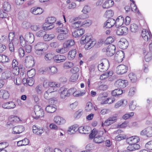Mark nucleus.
Listing matches in <instances>:
<instances>
[{
    "label": "nucleus",
    "mask_w": 152,
    "mask_h": 152,
    "mask_svg": "<svg viewBox=\"0 0 152 152\" xmlns=\"http://www.w3.org/2000/svg\"><path fill=\"white\" fill-rule=\"evenodd\" d=\"M107 131L104 128H101L98 130L95 128L94 129L90 134V137L91 138L94 137V141L96 143H100L104 142L105 137L103 135L104 133H106Z\"/></svg>",
    "instance_id": "1"
},
{
    "label": "nucleus",
    "mask_w": 152,
    "mask_h": 152,
    "mask_svg": "<svg viewBox=\"0 0 152 152\" xmlns=\"http://www.w3.org/2000/svg\"><path fill=\"white\" fill-rule=\"evenodd\" d=\"M58 27L56 29L57 31L58 32H61L58 36V38H65L68 37V30L65 26L62 27L63 24L59 21L56 23Z\"/></svg>",
    "instance_id": "2"
},
{
    "label": "nucleus",
    "mask_w": 152,
    "mask_h": 152,
    "mask_svg": "<svg viewBox=\"0 0 152 152\" xmlns=\"http://www.w3.org/2000/svg\"><path fill=\"white\" fill-rule=\"evenodd\" d=\"M39 72L40 74L47 72L50 75H53L56 74L58 72V70L56 66H51L42 67L40 69Z\"/></svg>",
    "instance_id": "3"
},
{
    "label": "nucleus",
    "mask_w": 152,
    "mask_h": 152,
    "mask_svg": "<svg viewBox=\"0 0 152 152\" xmlns=\"http://www.w3.org/2000/svg\"><path fill=\"white\" fill-rule=\"evenodd\" d=\"M35 114L33 115V117L35 119L43 117L44 115V112L41 107L38 105H36L34 109Z\"/></svg>",
    "instance_id": "4"
},
{
    "label": "nucleus",
    "mask_w": 152,
    "mask_h": 152,
    "mask_svg": "<svg viewBox=\"0 0 152 152\" xmlns=\"http://www.w3.org/2000/svg\"><path fill=\"white\" fill-rule=\"evenodd\" d=\"M80 43L81 45L85 44L84 48L86 49L89 50L94 46L96 42L93 41L91 39H84L80 40Z\"/></svg>",
    "instance_id": "5"
},
{
    "label": "nucleus",
    "mask_w": 152,
    "mask_h": 152,
    "mask_svg": "<svg viewBox=\"0 0 152 152\" xmlns=\"http://www.w3.org/2000/svg\"><path fill=\"white\" fill-rule=\"evenodd\" d=\"M109 66L108 60L106 59H103L102 60L101 63L98 65V69L101 72H104L107 70Z\"/></svg>",
    "instance_id": "6"
},
{
    "label": "nucleus",
    "mask_w": 152,
    "mask_h": 152,
    "mask_svg": "<svg viewBox=\"0 0 152 152\" xmlns=\"http://www.w3.org/2000/svg\"><path fill=\"white\" fill-rule=\"evenodd\" d=\"M117 115H115L109 117L105 121L104 123H102V126H107L113 124L117 120Z\"/></svg>",
    "instance_id": "7"
},
{
    "label": "nucleus",
    "mask_w": 152,
    "mask_h": 152,
    "mask_svg": "<svg viewBox=\"0 0 152 152\" xmlns=\"http://www.w3.org/2000/svg\"><path fill=\"white\" fill-rule=\"evenodd\" d=\"M61 89H62V88H61ZM72 90L73 89L71 88L69 89H68L66 88H63L60 93L61 99H64L67 97H69L73 92L72 91Z\"/></svg>",
    "instance_id": "8"
},
{
    "label": "nucleus",
    "mask_w": 152,
    "mask_h": 152,
    "mask_svg": "<svg viewBox=\"0 0 152 152\" xmlns=\"http://www.w3.org/2000/svg\"><path fill=\"white\" fill-rule=\"evenodd\" d=\"M106 97L105 96H102L98 98L99 100L101 101L100 104H111L113 103L115 100L114 98L110 97L107 98L106 99H105L104 98Z\"/></svg>",
    "instance_id": "9"
},
{
    "label": "nucleus",
    "mask_w": 152,
    "mask_h": 152,
    "mask_svg": "<svg viewBox=\"0 0 152 152\" xmlns=\"http://www.w3.org/2000/svg\"><path fill=\"white\" fill-rule=\"evenodd\" d=\"M25 64L26 67H32L34 66V62L33 57L29 55L26 57L25 59Z\"/></svg>",
    "instance_id": "10"
},
{
    "label": "nucleus",
    "mask_w": 152,
    "mask_h": 152,
    "mask_svg": "<svg viewBox=\"0 0 152 152\" xmlns=\"http://www.w3.org/2000/svg\"><path fill=\"white\" fill-rule=\"evenodd\" d=\"M43 86L47 88L48 87H50L51 90H53V88H59L61 86L60 83L56 82H47L44 81L43 83Z\"/></svg>",
    "instance_id": "11"
},
{
    "label": "nucleus",
    "mask_w": 152,
    "mask_h": 152,
    "mask_svg": "<svg viewBox=\"0 0 152 152\" xmlns=\"http://www.w3.org/2000/svg\"><path fill=\"white\" fill-rule=\"evenodd\" d=\"M127 70V66L124 64H121L117 67L116 72L117 74L121 75L126 73Z\"/></svg>",
    "instance_id": "12"
},
{
    "label": "nucleus",
    "mask_w": 152,
    "mask_h": 152,
    "mask_svg": "<svg viewBox=\"0 0 152 152\" xmlns=\"http://www.w3.org/2000/svg\"><path fill=\"white\" fill-rule=\"evenodd\" d=\"M128 84V82L127 80H123L119 79L115 83V85L118 88H124L126 87Z\"/></svg>",
    "instance_id": "13"
},
{
    "label": "nucleus",
    "mask_w": 152,
    "mask_h": 152,
    "mask_svg": "<svg viewBox=\"0 0 152 152\" xmlns=\"http://www.w3.org/2000/svg\"><path fill=\"white\" fill-rule=\"evenodd\" d=\"M124 57V53L123 51H118L116 53L114 58L116 62L120 63L123 61Z\"/></svg>",
    "instance_id": "14"
},
{
    "label": "nucleus",
    "mask_w": 152,
    "mask_h": 152,
    "mask_svg": "<svg viewBox=\"0 0 152 152\" xmlns=\"http://www.w3.org/2000/svg\"><path fill=\"white\" fill-rule=\"evenodd\" d=\"M129 45L128 42L126 39H121L118 43V47L122 49H126Z\"/></svg>",
    "instance_id": "15"
},
{
    "label": "nucleus",
    "mask_w": 152,
    "mask_h": 152,
    "mask_svg": "<svg viewBox=\"0 0 152 152\" xmlns=\"http://www.w3.org/2000/svg\"><path fill=\"white\" fill-rule=\"evenodd\" d=\"M20 120V118L17 116L11 115L8 118V122L7 124L8 125L13 124L17 123Z\"/></svg>",
    "instance_id": "16"
},
{
    "label": "nucleus",
    "mask_w": 152,
    "mask_h": 152,
    "mask_svg": "<svg viewBox=\"0 0 152 152\" xmlns=\"http://www.w3.org/2000/svg\"><path fill=\"white\" fill-rule=\"evenodd\" d=\"M140 134L142 135H146L148 137H151L152 136V127H147L142 131Z\"/></svg>",
    "instance_id": "17"
},
{
    "label": "nucleus",
    "mask_w": 152,
    "mask_h": 152,
    "mask_svg": "<svg viewBox=\"0 0 152 152\" xmlns=\"http://www.w3.org/2000/svg\"><path fill=\"white\" fill-rule=\"evenodd\" d=\"M18 61L15 59H13L12 61V72L15 75H18L19 73V68L18 66Z\"/></svg>",
    "instance_id": "18"
},
{
    "label": "nucleus",
    "mask_w": 152,
    "mask_h": 152,
    "mask_svg": "<svg viewBox=\"0 0 152 152\" xmlns=\"http://www.w3.org/2000/svg\"><path fill=\"white\" fill-rule=\"evenodd\" d=\"M118 28L116 33L118 35H125L128 33V28L125 26H120Z\"/></svg>",
    "instance_id": "19"
},
{
    "label": "nucleus",
    "mask_w": 152,
    "mask_h": 152,
    "mask_svg": "<svg viewBox=\"0 0 152 152\" xmlns=\"http://www.w3.org/2000/svg\"><path fill=\"white\" fill-rule=\"evenodd\" d=\"M115 47L113 45H109L106 50V53L108 56H112L115 52Z\"/></svg>",
    "instance_id": "20"
},
{
    "label": "nucleus",
    "mask_w": 152,
    "mask_h": 152,
    "mask_svg": "<svg viewBox=\"0 0 152 152\" xmlns=\"http://www.w3.org/2000/svg\"><path fill=\"white\" fill-rule=\"evenodd\" d=\"M140 140L139 137L137 136H133L127 138L126 142L129 144H137Z\"/></svg>",
    "instance_id": "21"
},
{
    "label": "nucleus",
    "mask_w": 152,
    "mask_h": 152,
    "mask_svg": "<svg viewBox=\"0 0 152 152\" xmlns=\"http://www.w3.org/2000/svg\"><path fill=\"white\" fill-rule=\"evenodd\" d=\"M53 121L55 123L59 125L64 124L66 122V121L64 118L58 116L55 117Z\"/></svg>",
    "instance_id": "22"
},
{
    "label": "nucleus",
    "mask_w": 152,
    "mask_h": 152,
    "mask_svg": "<svg viewBox=\"0 0 152 152\" xmlns=\"http://www.w3.org/2000/svg\"><path fill=\"white\" fill-rule=\"evenodd\" d=\"M48 45L42 42H39L37 43L34 46L35 49L42 50H46L48 48Z\"/></svg>",
    "instance_id": "23"
},
{
    "label": "nucleus",
    "mask_w": 152,
    "mask_h": 152,
    "mask_svg": "<svg viewBox=\"0 0 152 152\" xmlns=\"http://www.w3.org/2000/svg\"><path fill=\"white\" fill-rule=\"evenodd\" d=\"M33 133L36 135L40 136L44 132V131L42 128L38 127L35 125L32 127Z\"/></svg>",
    "instance_id": "24"
},
{
    "label": "nucleus",
    "mask_w": 152,
    "mask_h": 152,
    "mask_svg": "<svg viewBox=\"0 0 152 152\" xmlns=\"http://www.w3.org/2000/svg\"><path fill=\"white\" fill-rule=\"evenodd\" d=\"M79 127L77 124H74L70 126L68 129L67 132L70 134H75L77 131L79 130Z\"/></svg>",
    "instance_id": "25"
},
{
    "label": "nucleus",
    "mask_w": 152,
    "mask_h": 152,
    "mask_svg": "<svg viewBox=\"0 0 152 152\" xmlns=\"http://www.w3.org/2000/svg\"><path fill=\"white\" fill-rule=\"evenodd\" d=\"M114 4L113 0H106L103 3L102 7L103 9H107L113 7Z\"/></svg>",
    "instance_id": "26"
},
{
    "label": "nucleus",
    "mask_w": 152,
    "mask_h": 152,
    "mask_svg": "<svg viewBox=\"0 0 152 152\" xmlns=\"http://www.w3.org/2000/svg\"><path fill=\"white\" fill-rule=\"evenodd\" d=\"M2 107L4 109H13L15 107V105L13 102H9L3 104Z\"/></svg>",
    "instance_id": "27"
},
{
    "label": "nucleus",
    "mask_w": 152,
    "mask_h": 152,
    "mask_svg": "<svg viewBox=\"0 0 152 152\" xmlns=\"http://www.w3.org/2000/svg\"><path fill=\"white\" fill-rule=\"evenodd\" d=\"M90 130V128L89 126H82L79 127L78 131L81 134H88L89 133Z\"/></svg>",
    "instance_id": "28"
},
{
    "label": "nucleus",
    "mask_w": 152,
    "mask_h": 152,
    "mask_svg": "<svg viewBox=\"0 0 152 152\" xmlns=\"http://www.w3.org/2000/svg\"><path fill=\"white\" fill-rule=\"evenodd\" d=\"M84 32V30L83 28L78 29L72 33V35L75 38L80 37Z\"/></svg>",
    "instance_id": "29"
},
{
    "label": "nucleus",
    "mask_w": 152,
    "mask_h": 152,
    "mask_svg": "<svg viewBox=\"0 0 152 152\" xmlns=\"http://www.w3.org/2000/svg\"><path fill=\"white\" fill-rule=\"evenodd\" d=\"M24 130V127L21 125L15 126L13 129V132L15 134H19L23 131Z\"/></svg>",
    "instance_id": "30"
},
{
    "label": "nucleus",
    "mask_w": 152,
    "mask_h": 152,
    "mask_svg": "<svg viewBox=\"0 0 152 152\" xmlns=\"http://www.w3.org/2000/svg\"><path fill=\"white\" fill-rule=\"evenodd\" d=\"M115 23V20L113 18L108 19L104 24V27L106 28H110L113 26Z\"/></svg>",
    "instance_id": "31"
},
{
    "label": "nucleus",
    "mask_w": 152,
    "mask_h": 152,
    "mask_svg": "<svg viewBox=\"0 0 152 152\" xmlns=\"http://www.w3.org/2000/svg\"><path fill=\"white\" fill-rule=\"evenodd\" d=\"M115 26L117 28L121 26L124 23V18L121 16H118L115 20Z\"/></svg>",
    "instance_id": "32"
},
{
    "label": "nucleus",
    "mask_w": 152,
    "mask_h": 152,
    "mask_svg": "<svg viewBox=\"0 0 152 152\" xmlns=\"http://www.w3.org/2000/svg\"><path fill=\"white\" fill-rule=\"evenodd\" d=\"M141 36L142 38H152L151 33L149 30L143 29L141 33Z\"/></svg>",
    "instance_id": "33"
},
{
    "label": "nucleus",
    "mask_w": 152,
    "mask_h": 152,
    "mask_svg": "<svg viewBox=\"0 0 152 152\" xmlns=\"http://www.w3.org/2000/svg\"><path fill=\"white\" fill-rule=\"evenodd\" d=\"M31 12L35 15H40L43 12L42 10L40 7H34L31 10Z\"/></svg>",
    "instance_id": "34"
},
{
    "label": "nucleus",
    "mask_w": 152,
    "mask_h": 152,
    "mask_svg": "<svg viewBox=\"0 0 152 152\" xmlns=\"http://www.w3.org/2000/svg\"><path fill=\"white\" fill-rule=\"evenodd\" d=\"M114 41V39H101L99 43L101 44L108 45L113 43Z\"/></svg>",
    "instance_id": "35"
},
{
    "label": "nucleus",
    "mask_w": 152,
    "mask_h": 152,
    "mask_svg": "<svg viewBox=\"0 0 152 152\" xmlns=\"http://www.w3.org/2000/svg\"><path fill=\"white\" fill-rule=\"evenodd\" d=\"M22 81L24 83H26L30 86H32L34 83V80L32 77H28L27 79L24 78Z\"/></svg>",
    "instance_id": "36"
},
{
    "label": "nucleus",
    "mask_w": 152,
    "mask_h": 152,
    "mask_svg": "<svg viewBox=\"0 0 152 152\" xmlns=\"http://www.w3.org/2000/svg\"><path fill=\"white\" fill-rule=\"evenodd\" d=\"M46 32L45 31H40L36 34V35L38 37H43V38H53V37H50L51 35L49 34H45Z\"/></svg>",
    "instance_id": "37"
},
{
    "label": "nucleus",
    "mask_w": 152,
    "mask_h": 152,
    "mask_svg": "<svg viewBox=\"0 0 152 152\" xmlns=\"http://www.w3.org/2000/svg\"><path fill=\"white\" fill-rule=\"evenodd\" d=\"M29 140L26 138L17 142V145L18 147L26 146L28 144Z\"/></svg>",
    "instance_id": "38"
},
{
    "label": "nucleus",
    "mask_w": 152,
    "mask_h": 152,
    "mask_svg": "<svg viewBox=\"0 0 152 152\" xmlns=\"http://www.w3.org/2000/svg\"><path fill=\"white\" fill-rule=\"evenodd\" d=\"M75 44V42L72 39H69L64 43L63 47H66V48H69Z\"/></svg>",
    "instance_id": "39"
},
{
    "label": "nucleus",
    "mask_w": 152,
    "mask_h": 152,
    "mask_svg": "<svg viewBox=\"0 0 152 152\" xmlns=\"http://www.w3.org/2000/svg\"><path fill=\"white\" fill-rule=\"evenodd\" d=\"M66 57L62 55H58L55 56L54 57V60L57 61L58 62L64 61L66 60Z\"/></svg>",
    "instance_id": "40"
},
{
    "label": "nucleus",
    "mask_w": 152,
    "mask_h": 152,
    "mask_svg": "<svg viewBox=\"0 0 152 152\" xmlns=\"http://www.w3.org/2000/svg\"><path fill=\"white\" fill-rule=\"evenodd\" d=\"M129 145L127 149L131 151L138 150L140 148V146L138 144H129Z\"/></svg>",
    "instance_id": "41"
},
{
    "label": "nucleus",
    "mask_w": 152,
    "mask_h": 152,
    "mask_svg": "<svg viewBox=\"0 0 152 152\" xmlns=\"http://www.w3.org/2000/svg\"><path fill=\"white\" fill-rule=\"evenodd\" d=\"M8 145L9 144L7 142L0 143V152H7V151L6 148Z\"/></svg>",
    "instance_id": "42"
},
{
    "label": "nucleus",
    "mask_w": 152,
    "mask_h": 152,
    "mask_svg": "<svg viewBox=\"0 0 152 152\" xmlns=\"http://www.w3.org/2000/svg\"><path fill=\"white\" fill-rule=\"evenodd\" d=\"M88 70L90 77L94 76L96 74L95 66L94 65H91L88 68Z\"/></svg>",
    "instance_id": "43"
},
{
    "label": "nucleus",
    "mask_w": 152,
    "mask_h": 152,
    "mask_svg": "<svg viewBox=\"0 0 152 152\" xmlns=\"http://www.w3.org/2000/svg\"><path fill=\"white\" fill-rule=\"evenodd\" d=\"M76 54V51L75 49L72 50H70L68 55V58L70 60H72L74 58Z\"/></svg>",
    "instance_id": "44"
},
{
    "label": "nucleus",
    "mask_w": 152,
    "mask_h": 152,
    "mask_svg": "<svg viewBox=\"0 0 152 152\" xmlns=\"http://www.w3.org/2000/svg\"><path fill=\"white\" fill-rule=\"evenodd\" d=\"M56 108L53 105H49L47 106L45 108L46 111L49 113H52L55 112Z\"/></svg>",
    "instance_id": "45"
},
{
    "label": "nucleus",
    "mask_w": 152,
    "mask_h": 152,
    "mask_svg": "<svg viewBox=\"0 0 152 152\" xmlns=\"http://www.w3.org/2000/svg\"><path fill=\"white\" fill-rule=\"evenodd\" d=\"M56 89L53 88V90H51V88H49L48 90L44 93V96L45 98L46 99H49L50 98V95H49L51 93L56 91Z\"/></svg>",
    "instance_id": "46"
},
{
    "label": "nucleus",
    "mask_w": 152,
    "mask_h": 152,
    "mask_svg": "<svg viewBox=\"0 0 152 152\" xmlns=\"http://www.w3.org/2000/svg\"><path fill=\"white\" fill-rule=\"evenodd\" d=\"M15 42H16V43H18V39H12L9 44V49L12 52H14L15 50L14 45H13V43Z\"/></svg>",
    "instance_id": "47"
},
{
    "label": "nucleus",
    "mask_w": 152,
    "mask_h": 152,
    "mask_svg": "<svg viewBox=\"0 0 152 152\" xmlns=\"http://www.w3.org/2000/svg\"><path fill=\"white\" fill-rule=\"evenodd\" d=\"M54 26L52 24L48 23L47 21L46 22L42 25V28L44 30H48L51 29L53 28Z\"/></svg>",
    "instance_id": "48"
},
{
    "label": "nucleus",
    "mask_w": 152,
    "mask_h": 152,
    "mask_svg": "<svg viewBox=\"0 0 152 152\" xmlns=\"http://www.w3.org/2000/svg\"><path fill=\"white\" fill-rule=\"evenodd\" d=\"M123 93V91L121 89L117 88L113 91L111 94L113 96H116L121 95Z\"/></svg>",
    "instance_id": "49"
},
{
    "label": "nucleus",
    "mask_w": 152,
    "mask_h": 152,
    "mask_svg": "<svg viewBox=\"0 0 152 152\" xmlns=\"http://www.w3.org/2000/svg\"><path fill=\"white\" fill-rule=\"evenodd\" d=\"M0 93L1 95H2L3 98L4 99H8L9 97V94L7 91L1 90H0Z\"/></svg>",
    "instance_id": "50"
},
{
    "label": "nucleus",
    "mask_w": 152,
    "mask_h": 152,
    "mask_svg": "<svg viewBox=\"0 0 152 152\" xmlns=\"http://www.w3.org/2000/svg\"><path fill=\"white\" fill-rule=\"evenodd\" d=\"M73 90H72L73 92L72 94H73L74 96L75 97H79L82 96L84 95L85 93L79 91H75V89L74 88H71Z\"/></svg>",
    "instance_id": "51"
},
{
    "label": "nucleus",
    "mask_w": 152,
    "mask_h": 152,
    "mask_svg": "<svg viewBox=\"0 0 152 152\" xmlns=\"http://www.w3.org/2000/svg\"><path fill=\"white\" fill-rule=\"evenodd\" d=\"M128 76L132 82L134 83L137 81V78L134 73L132 72L130 73L129 74Z\"/></svg>",
    "instance_id": "52"
},
{
    "label": "nucleus",
    "mask_w": 152,
    "mask_h": 152,
    "mask_svg": "<svg viewBox=\"0 0 152 152\" xmlns=\"http://www.w3.org/2000/svg\"><path fill=\"white\" fill-rule=\"evenodd\" d=\"M9 59L8 57L6 55L3 54L0 55V62L4 63L9 61Z\"/></svg>",
    "instance_id": "53"
},
{
    "label": "nucleus",
    "mask_w": 152,
    "mask_h": 152,
    "mask_svg": "<svg viewBox=\"0 0 152 152\" xmlns=\"http://www.w3.org/2000/svg\"><path fill=\"white\" fill-rule=\"evenodd\" d=\"M74 66V64L71 62L66 61L63 64V67L66 69L70 68Z\"/></svg>",
    "instance_id": "54"
},
{
    "label": "nucleus",
    "mask_w": 152,
    "mask_h": 152,
    "mask_svg": "<svg viewBox=\"0 0 152 152\" xmlns=\"http://www.w3.org/2000/svg\"><path fill=\"white\" fill-rule=\"evenodd\" d=\"M55 56L54 54L49 53L45 55V59L46 61H50L53 59H54Z\"/></svg>",
    "instance_id": "55"
},
{
    "label": "nucleus",
    "mask_w": 152,
    "mask_h": 152,
    "mask_svg": "<svg viewBox=\"0 0 152 152\" xmlns=\"http://www.w3.org/2000/svg\"><path fill=\"white\" fill-rule=\"evenodd\" d=\"M3 8L5 11H9L11 9V6L7 2H5L3 5Z\"/></svg>",
    "instance_id": "56"
},
{
    "label": "nucleus",
    "mask_w": 152,
    "mask_h": 152,
    "mask_svg": "<svg viewBox=\"0 0 152 152\" xmlns=\"http://www.w3.org/2000/svg\"><path fill=\"white\" fill-rule=\"evenodd\" d=\"M35 74L36 71L34 69H32L27 72V75L28 77L32 78L35 75Z\"/></svg>",
    "instance_id": "57"
},
{
    "label": "nucleus",
    "mask_w": 152,
    "mask_h": 152,
    "mask_svg": "<svg viewBox=\"0 0 152 152\" xmlns=\"http://www.w3.org/2000/svg\"><path fill=\"white\" fill-rule=\"evenodd\" d=\"M130 28L131 31L132 32L135 33L137 31L138 27L137 24L133 23L131 24Z\"/></svg>",
    "instance_id": "58"
},
{
    "label": "nucleus",
    "mask_w": 152,
    "mask_h": 152,
    "mask_svg": "<svg viewBox=\"0 0 152 152\" xmlns=\"http://www.w3.org/2000/svg\"><path fill=\"white\" fill-rule=\"evenodd\" d=\"M152 59V54L151 52H148L145 56V60L147 62L150 61Z\"/></svg>",
    "instance_id": "59"
},
{
    "label": "nucleus",
    "mask_w": 152,
    "mask_h": 152,
    "mask_svg": "<svg viewBox=\"0 0 152 152\" xmlns=\"http://www.w3.org/2000/svg\"><path fill=\"white\" fill-rule=\"evenodd\" d=\"M91 7L88 5H85L83 7L82 12L84 14H87L90 11Z\"/></svg>",
    "instance_id": "60"
},
{
    "label": "nucleus",
    "mask_w": 152,
    "mask_h": 152,
    "mask_svg": "<svg viewBox=\"0 0 152 152\" xmlns=\"http://www.w3.org/2000/svg\"><path fill=\"white\" fill-rule=\"evenodd\" d=\"M56 20V19L55 18L53 17H50L47 18L45 21L48 22V23L51 24L53 25V24L55 22Z\"/></svg>",
    "instance_id": "61"
},
{
    "label": "nucleus",
    "mask_w": 152,
    "mask_h": 152,
    "mask_svg": "<svg viewBox=\"0 0 152 152\" xmlns=\"http://www.w3.org/2000/svg\"><path fill=\"white\" fill-rule=\"evenodd\" d=\"M93 107L92 104L90 102H88L87 103L85 107V110L86 112H89L93 109Z\"/></svg>",
    "instance_id": "62"
},
{
    "label": "nucleus",
    "mask_w": 152,
    "mask_h": 152,
    "mask_svg": "<svg viewBox=\"0 0 152 152\" xmlns=\"http://www.w3.org/2000/svg\"><path fill=\"white\" fill-rule=\"evenodd\" d=\"M22 80V79L21 77L19 76H18L16 77L15 79L14 80V82L15 84L19 85L21 84Z\"/></svg>",
    "instance_id": "63"
},
{
    "label": "nucleus",
    "mask_w": 152,
    "mask_h": 152,
    "mask_svg": "<svg viewBox=\"0 0 152 152\" xmlns=\"http://www.w3.org/2000/svg\"><path fill=\"white\" fill-rule=\"evenodd\" d=\"M113 13L111 10H107L104 14V16L107 18H109L113 16Z\"/></svg>",
    "instance_id": "64"
}]
</instances>
